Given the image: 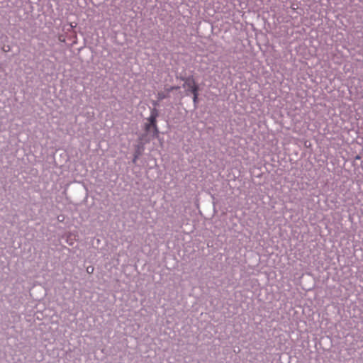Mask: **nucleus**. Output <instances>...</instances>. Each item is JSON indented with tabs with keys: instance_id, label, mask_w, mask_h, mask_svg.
I'll list each match as a JSON object with an SVG mask.
<instances>
[{
	"instance_id": "obj_5",
	"label": "nucleus",
	"mask_w": 363,
	"mask_h": 363,
	"mask_svg": "<svg viewBox=\"0 0 363 363\" xmlns=\"http://www.w3.org/2000/svg\"><path fill=\"white\" fill-rule=\"evenodd\" d=\"M86 272H87V273H89V274H91V273H93V272H94V267H88L86 268Z\"/></svg>"
},
{
	"instance_id": "obj_4",
	"label": "nucleus",
	"mask_w": 363,
	"mask_h": 363,
	"mask_svg": "<svg viewBox=\"0 0 363 363\" xmlns=\"http://www.w3.org/2000/svg\"><path fill=\"white\" fill-rule=\"evenodd\" d=\"M194 97H193V101L194 104L197 103V99H198V91L192 92Z\"/></svg>"
},
{
	"instance_id": "obj_6",
	"label": "nucleus",
	"mask_w": 363,
	"mask_h": 363,
	"mask_svg": "<svg viewBox=\"0 0 363 363\" xmlns=\"http://www.w3.org/2000/svg\"><path fill=\"white\" fill-rule=\"evenodd\" d=\"M174 89V87H171L168 91H169L170 90H172Z\"/></svg>"
},
{
	"instance_id": "obj_3",
	"label": "nucleus",
	"mask_w": 363,
	"mask_h": 363,
	"mask_svg": "<svg viewBox=\"0 0 363 363\" xmlns=\"http://www.w3.org/2000/svg\"><path fill=\"white\" fill-rule=\"evenodd\" d=\"M167 97V94H165L164 92H159L157 94V99L160 101Z\"/></svg>"
},
{
	"instance_id": "obj_2",
	"label": "nucleus",
	"mask_w": 363,
	"mask_h": 363,
	"mask_svg": "<svg viewBox=\"0 0 363 363\" xmlns=\"http://www.w3.org/2000/svg\"><path fill=\"white\" fill-rule=\"evenodd\" d=\"M183 86L184 88H186L187 90L191 93L198 91L199 89L193 78L186 79Z\"/></svg>"
},
{
	"instance_id": "obj_1",
	"label": "nucleus",
	"mask_w": 363,
	"mask_h": 363,
	"mask_svg": "<svg viewBox=\"0 0 363 363\" xmlns=\"http://www.w3.org/2000/svg\"><path fill=\"white\" fill-rule=\"evenodd\" d=\"M157 117V112L156 109H152L150 117L147 118L149 123L145 125L146 130H149L152 126L154 129V133L157 136L159 130L156 124V118Z\"/></svg>"
}]
</instances>
